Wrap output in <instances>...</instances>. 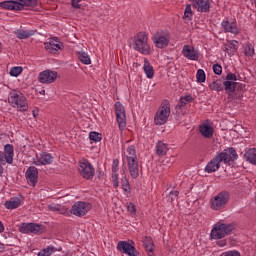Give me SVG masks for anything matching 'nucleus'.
<instances>
[{"instance_id":"f257e3e1","label":"nucleus","mask_w":256,"mask_h":256,"mask_svg":"<svg viewBox=\"0 0 256 256\" xmlns=\"http://www.w3.org/2000/svg\"><path fill=\"white\" fill-rule=\"evenodd\" d=\"M235 230V225L232 223L217 222L212 226L210 239L217 241L218 247H225L227 240L225 237L231 235Z\"/></svg>"},{"instance_id":"f03ea898","label":"nucleus","mask_w":256,"mask_h":256,"mask_svg":"<svg viewBox=\"0 0 256 256\" xmlns=\"http://www.w3.org/2000/svg\"><path fill=\"white\" fill-rule=\"evenodd\" d=\"M235 159H237V151L234 148L225 149L217 153L216 157L206 165L205 171L206 173H215V171H219L221 163H231V161H235Z\"/></svg>"},{"instance_id":"7ed1b4c3","label":"nucleus","mask_w":256,"mask_h":256,"mask_svg":"<svg viewBox=\"0 0 256 256\" xmlns=\"http://www.w3.org/2000/svg\"><path fill=\"white\" fill-rule=\"evenodd\" d=\"M132 47L142 55H151L153 53V48L149 45V37L145 32H139L134 37Z\"/></svg>"},{"instance_id":"20e7f679","label":"nucleus","mask_w":256,"mask_h":256,"mask_svg":"<svg viewBox=\"0 0 256 256\" xmlns=\"http://www.w3.org/2000/svg\"><path fill=\"white\" fill-rule=\"evenodd\" d=\"M125 157L127 159L130 176L132 179H137V177H139V162L137 161V152L135 151V146H128L125 152Z\"/></svg>"},{"instance_id":"39448f33","label":"nucleus","mask_w":256,"mask_h":256,"mask_svg":"<svg viewBox=\"0 0 256 256\" xmlns=\"http://www.w3.org/2000/svg\"><path fill=\"white\" fill-rule=\"evenodd\" d=\"M37 0H6L0 3L2 9L8 11H21L25 7H36Z\"/></svg>"},{"instance_id":"423d86ee","label":"nucleus","mask_w":256,"mask_h":256,"mask_svg":"<svg viewBox=\"0 0 256 256\" xmlns=\"http://www.w3.org/2000/svg\"><path fill=\"white\" fill-rule=\"evenodd\" d=\"M169 117H171V105L164 101L155 113L154 123L155 125H165L169 121Z\"/></svg>"},{"instance_id":"0eeeda50","label":"nucleus","mask_w":256,"mask_h":256,"mask_svg":"<svg viewBox=\"0 0 256 256\" xmlns=\"http://www.w3.org/2000/svg\"><path fill=\"white\" fill-rule=\"evenodd\" d=\"M230 199L231 196L229 195V192L222 191L211 198L210 207L213 211H221V209H225V207H227V203H229Z\"/></svg>"},{"instance_id":"6e6552de","label":"nucleus","mask_w":256,"mask_h":256,"mask_svg":"<svg viewBox=\"0 0 256 256\" xmlns=\"http://www.w3.org/2000/svg\"><path fill=\"white\" fill-rule=\"evenodd\" d=\"M8 103L20 111H27V98L23 93L13 90L8 97Z\"/></svg>"},{"instance_id":"1a4fd4ad","label":"nucleus","mask_w":256,"mask_h":256,"mask_svg":"<svg viewBox=\"0 0 256 256\" xmlns=\"http://www.w3.org/2000/svg\"><path fill=\"white\" fill-rule=\"evenodd\" d=\"M152 41L157 49H165L171 41V35L167 31H158L152 36Z\"/></svg>"},{"instance_id":"9d476101","label":"nucleus","mask_w":256,"mask_h":256,"mask_svg":"<svg viewBox=\"0 0 256 256\" xmlns=\"http://www.w3.org/2000/svg\"><path fill=\"white\" fill-rule=\"evenodd\" d=\"M115 115L118 127L121 131L127 127V113L125 112V107L121 102L115 103Z\"/></svg>"},{"instance_id":"9b49d317","label":"nucleus","mask_w":256,"mask_h":256,"mask_svg":"<svg viewBox=\"0 0 256 256\" xmlns=\"http://www.w3.org/2000/svg\"><path fill=\"white\" fill-rule=\"evenodd\" d=\"M91 207V203L78 201L73 204L70 213H72V215H76V217H83L91 211Z\"/></svg>"},{"instance_id":"f8f14e48","label":"nucleus","mask_w":256,"mask_h":256,"mask_svg":"<svg viewBox=\"0 0 256 256\" xmlns=\"http://www.w3.org/2000/svg\"><path fill=\"white\" fill-rule=\"evenodd\" d=\"M59 77V73L53 70H44L39 73L38 81L42 83V85H51V83H55L57 78Z\"/></svg>"},{"instance_id":"ddd939ff","label":"nucleus","mask_w":256,"mask_h":256,"mask_svg":"<svg viewBox=\"0 0 256 256\" xmlns=\"http://www.w3.org/2000/svg\"><path fill=\"white\" fill-rule=\"evenodd\" d=\"M78 171L84 179H93V175H95V168L86 159L79 162Z\"/></svg>"},{"instance_id":"4468645a","label":"nucleus","mask_w":256,"mask_h":256,"mask_svg":"<svg viewBox=\"0 0 256 256\" xmlns=\"http://www.w3.org/2000/svg\"><path fill=\"white\" fill-rule=\"evenodd\" d=\"M117 249L125 255L139 256V251L135 249V244L133 242L120 241L117 244Z\"/></svg>"},{"instance_id":"2eb2a0df","label":"nucleus","mask_w":256,"mask_h":256,"mask_svg":"<svg viewBox=\"0 0 256 256\" xmlns=\"http://www.w3.org/2000/svg\"><path fill=\"white\" fill-rule=\"evenodd\" d=\"M189 2L199 13H209L211 9V0H189Z\"/></svg>"},{"instance_id":"dca6fc26","label":"nucleus","mask_w":256,"mask_h":256,"mask_svg":"<svg viewBox=\"0 0 256 256\" xmlns=\"http://www.w3.org/2000/svg\"><path fill=\"white\" fill-rule=\"evenodd\" d=\"M199 133L204 137V139H211L215 133V128L213 127V123L210 121H205L199 126Z\"/></svg>"},{"instance_id":"f3484780","label":"nucleus","mask_w":256,"mask_h":256,"mask_svg":"<svg viewBox=\"0 0 256 256\" xmlns=\"http://www.w3.org/2000/svg\"><path fill=\"white\" fill-rule=\"evenodd\" d=\"M182 55L189 61H199V51L191 45H184L182 48Z\"/></svg>"},{"instance_id":"a211bd4d","label":"nucleus","mask_w":256,"mask_h":256,"mask_svg":"<svg viewBox=\"0 0 256 256\" xmlns=\"http://www.w3.org/2000/svg\"><path fill=\"white\" fill-rule=\"evenodd\" d=\"M44 47L48 53H57L63 49V43L57 38H52L44 43Z\"/></svg>"},{"instance_id":"6ab92c4d","label":"nucleus","mask_w":256,"mask_h":256,"mask_svg":"<svg viewBox=\"0 0 256 256\" xmlns=\"http://www.w3.org/2000/svg\"><path fill=\"white\" fill-rule=\"evenodd\" d=\"M33 163L37 167H41V165H51L53 163V156L49 153L42 152L33 159Z\"/></svg>"},{"instance_id":"aec40b11","label":"nucleus","mask_w":256,"mask_h":256,"mask_svg":"<svg viewBox=\"0 0 256 256\" xmlns=\"http://www.w3.org/2000/svg\"><path fill=\"white\" fill-rule=\"evenodd\" d=\"M26 179L29 185H32V187H35L37 184V179H39V171L35 166H31L26 171Z\"/></svg>"},{"instance_id":"412c9836","label":"nucleus","mask_w":256,"mask_h":256,"mask_svg":"<svg viewBox=\"0 0 256 256\" xmlns=\"http://www.w3.org/2000/svg\"><path fill=\"white\" fill-rule=\"evenodd\" d=\"M239 49V42L237 40H228L224 43L222 50L228 55H235L236 51Z\"/></svg>"},{"instance_id":"4be33fe9","label":"nucleus","mask_w":256,"mask_h":256,"mask_svg":"<svg viewBox=\"0 0 256 256\" xmlns=\"http://www.w3.org/2000/svg\"><path fill=\"white\" fill-rule=\"evenodd\" d=\"M222 27L227 33H232L233 35H239L241 33V30L237 27V22L224 20L222 21Z\"/></svg>"},{"instance_id":"5701e85b","label":"nucleus","mask_w":256,"mask_h":256,"mask_svg":"<svg viewBox=\"0 0 256 256\" xmlns=\"http://www.w3.org/2000/svg\"><path fill=\"white\" fill-rule=\"evenodd\" d=\"M119 171V160H113L112 162V184L113 187H119V175L117 174Z\"/></svg>"},{"instance_id":"b1692460","label":"nucleus","mask_w":256,"mask_h":256,"mask_svg":"<svg viewBox=\"0 0 256 256\" xmlns=\"http://www.w3.org/2000/svg\"><path fill=\"white\" fill-rule=\"evenodd\" d=\"M13 157H14L13 146H11V144L5 145V147H4L5 162L8 163L9 165H11V163H13Z\"/></svg>"},{"instance_id":"393cba45","label":"nucleus","mask_w":256,"mask_h":256,"mask_svg":"<svg viewBox=\"0 0 256 256\" xmlns=\"http://www.w3.org/2000/svg\"><path fill=\"white\" fill-rule=\"evenodd\" d=\"M244 158L251 165H256V148H250L244 153Z\"/></svg>"},{"instance_id":"a878e982","label":"nucleus","mask_w":256,"mask_h":256,"mask_svg":"<svg viewBox=\"0 0 256 256\" xmlns=\"http://www.w3.org/2000/svg\"><path fill=\"white\" fill-rule=\"evenodd\" d=\"M143 69H144L146 77L148 79H153L155 72L153 70V66L149 63V61H147V60L144 61Z\"/></svg>"},{"instance_id":"bb28decb","label":"nucleus","mask_w":256,"mask_h":256,"mask_svg":"<svg viewBox=\"0 0 256 256\" xmlns=\"http://www.w3.org/2000/svg\"><path fill=\"white\" fill-rule=\"evenodd\" d=\"M21 205V200L19 198H12L8 201L5 202L4 206L6 207V209H17V207H20Z\"/></svg>"},{"instance_id":"cd10ccee","label":"nucleus","mask_w":256,"mask_h":256,"mask_svg":"<svg viewBox=\"0 0 256 256\" xmlns=\"http://www.w3.org/2000/svg\"><path fill=\"white\" fill-rule=\"evenodd\" d=\"M143 243L149 255H153V251H155V245L153 244V239H151V237H145L143 240Z\"/></svg>"},{"instance_id":"c85d7f7f","label":"nucleus","mask_w":256,"mask_h":256,"mask_svg":"<svg viewBox=\"0 0 256 256\" xmlns=\"http://www.w3.org/2000/svg\"><path fill=\"white\" fill-rule=\"evenodd\" d=\"M167 151H169V147H167V144H165L164 142L159 141L156 144L157 155H160V156L167 155Z\"/></svg>"},{"instance_id":"c756f323","label":"nucleus","mask_w":256,"mask_h":256,"mask_svg":"<svg viewBox=\"0 0 256 256\" xmlns=\"http://www.w3.org/2000/svg\"><path fill=\"white\" fill-rule=\"evenodd\" d=\"M57 251H61V249H57L55 246H48L38 252V256H51L53 253H57Z\"/></svg>"},{"instance_id":"7c9ffc66","label":"nucleus","mask_w":256,"mask_h":256,"mask_svg":"<svg viewBox=\"0 0 256 256\" xmlns=\"http://www.w3.org/2000/svg\"><path fill=\"white\" fill-rule=\"evenodd\" d=\"M78 59L83 65H91V57L86 52H78Z\"/></svg>"},{"instance_id":"2f4dec72","label":"nucleus","mask_w":256,"mask_h":256,"mask_svg":"<svg viewBox=\"0 0 256 256\" xmlns=\"http://www.w3.org/2000/svg\"><path fill=\"white\" fill-rule=\"evenodd\" d=\"M224 87L228 95H233V93H235L236 83L233 81L226 80L224 82Z\"/></svg>"},{"instance_id":"473e14b6","label":"nucleus","mask_w":256,"mask_h":256,"mask_svg":"<svg viewBox=\"0 0 256 256\" xmlns=\"http://www.w3.org/2000/svg\"><path fill=\"white\" fill-rule=\"evenodd\" d=\"M184 21H191L193 19V10L191 9V5H186V8L184 10Z\"/></svg>"},{"instance_id":"72a5a7b5","label":"nucleus","mask_w":256,"mask_h":256,"mask_svg":"<svg viewBox=\"0 0 256 256\" xmlns=\"http://www.w3.org/2000/svg\"><path fill=\"white\" fill-rule=\"evenodd\" d=\"M33 35V31H27V30H18L16 32V37L18 39H29Z\"/></svg>"},{"instance_id":"f704fd0d","label":"nucleus","mask_w":256,"mask_h":256,"mask_svg":"<svg viewBox=\"0 0 256 256\" xmlns=\"http://www.w3.org/2000/svg\"><path fill=\"white\" fill-rule=\"evenodd\" d=\"M209 88L212 91H223V83L221 82V80H215L209 84Z\"/></svg>"},{"instance_id":"c9c22d12","label":"nucleus","mask_w":256,"mask_h":256,"mask_svg":"<svg viewBox=\"0 0 256 256\" xmlns=\"http://www.w3.org/2000/svg\"><path fill=\"white\" fill-rule=\"evenodd\" d=\"M44 232H45V227L43 225L32 223L30 233L39 234Z\"/></svg>"},{"instance_id":"e433bc0d","label":"nucleus","mask_w":256,"mask_h":256,"mask_svg":"<svg viewBox=\"0 0 256 256\" xmlns=\"http://www.w3.org/2000/svg\"><path fill=\"white\" fill-rule=\"evenodd\" d=\"M207 76L205 75V71L203 69H198L196 73V81L197 83H205Z\"/></svg>"},{"instance_id":"4c0bfd02","label":"nucleus","mask_w":256,"mask_h":256,"mask_svg":"<svg viewBox=\"0 0 256 256\" xmlns=\"http://www.w3.org/2000/svg\"><path fill=\"white\" fill-rule=\"evenodd\" d=\"M23 73V67L15 66L10 69V76L11 77H19Z\"/></svg>"},{"instance_id":"58836bf2","label":"nucleus","mask_w":256,"mask_h":256,"mask_svg":"<svg viewBox=\"0 0 256 256\" xmlns=\"http://www.w3.org/2000/svg\"><path fill=\"white\" fill-rule=\"evenodd\" d=\"M125 195H129L131 193V187L129 186V180L127 178H122V185H121Z\"/></svg>"},{"instance_id":"ea45409f","label":"nucleus","mask_w":256,"mask_h":256,"mask_svg":"<svg viewBox=\"0 0 256 256\" xmlns=\"http://www.w3.org/2000/svg\"><path fill=\"white\" fill-rule=\"evenodd\" d=\"M89 139L90 141H94V143H99V141L102 139V136L98 132H90Z\"/></svg>"},{"instance_id":"a19ab883","label":"nucleus","mask_w":256,"mask_h":256,"mask_svg":"<svg viewBox=\"0 0 256 256\" xmlns=\"http://www.w3.org/2000/svg\"><path fill=\"white\" fill-rule=\"evenodd\" d=\"M31 225L32 223H23L21 224V226L19 227V231L20 233H31Z\"/></svg>"},{"instance_id":"79ce46f5","label":"nucleus","mask_w":256,"mask_h":256,"mask_svg":"<svg viewBox=\"0 0 256 256\" xmlns=\"http://www.w3.org/2000/svg\"><path fill=\"white\" fill-rule=\"evenodd\" d=\"M244 53L247 57H253L255 55V49L251 45H246L244 47Z\"/></svg>"},{"instance_id":"37998d69","label":"nucleus","mask_w":256,"mask_h":256,"mask_svg":"<svg viewBox=\"0 0 256 256\" xmlns=\"http://www.w3.org/2000/svg\"><path fill=\"white\" fill-rule=\"evenodd\" d=\"M193 101V97L192 96H185V97H182L180 99V102H179V106L180 107H183L185 105H187V103H191Z\"/></svg>"},{"instance_id":"c03bdc74","label":"nucleus","mask_w":256,"mask_h":256,"mask_svg":"<svg viewBox=\"0 0 256 256\" xmlns=\"http://www.w3.org/2000/svg\"><path fill=\"white\" fill-rule=\"evenodd\" d=\"M48 211H58L59 213H63V211H61V205L55 203L48 205Z\"/></svg>"},{"instance_id":"a18cd8bd","label":"nucleus","mask_w":256,"mask_h":256,"mask_svg":"<svg viewBox=\"0 0 256 256\" xmlns=\"http://www.w3.org/2000/svg\"><path fill=\"white\" fill-rule=\"evenodd\" d=\"M213 72L215 73V75H221V73H223V67H221V65L219 64H214Z\"/></svg>"},{"instance_id":"49530a36","label":"nucleus","mask_w":256,"mask_h":256,"mask_svg":"<svg viewBox=\"0 0 256 256\" xmlns=\"http://www.w3.org/2000/svg\"><path fill=\"white\" fill-rule=\"evenodd\" d=\"M222 256H241V253L237 250H230V251L224 252Z\"/></svg>"},{"instance_id":"de8ad7c7","label":"nucleus","mask_w":256,"mask_h":256,"mask_svg":"<svg viewBox=\"0 0 256 256\" xmlns=\"http://www.w3.org/2000/svg\"><path fill=\"white\" fill-rule=\"evenodd\" d=\"M169 199H171V201H175V199H177V197H179V191L174 190L171 191L168 195Z\"/></svg>"},{"instance_id":"09e8293b","label":"nucleus","mask_w":256,"mask_h":256,"mask_svg":"<svg viewBox=\"0 0 256 256\" xmlns=\"http://www.w3.org/2000/svg\"><path fill=\"white\" fill-rule=\"evenodd\" d=\"M127 209L129 211V213H136L137 212V208L135 207V204H133V202L128 203Z\"/></svg>"},{"instance_id":"8fccbe9b","label":"nucleus","mask_w":256,"mask_h":256,"mask_svg":"<svg viewBox=\"0 0 256 256\" xmlns=\"http://www.w3.org/2000/svg\"><path fill=\"white\" fill-rule=\"evenodd\" d=\"M226 81H237V76L233 73H228L226 76Z\"/></svg>"},{"instance_id":"3c124183","label":"nucleus","mask_w":256,"mask_h":256,"mask_svg":"<svg viewBox=\"0 0 256 256\" xmlns=\"http://www.w3.org/2000/svg\"><path fill=\"white\" fill-rule=\"evenodd\" d=\"M81 1H83V0H72V2H71L72 7H74V9H79L81 7V5H79V3H81Z\"/></svg>"},{"instance_id":"603ef678","label":"nucleus","mask_w":256,"mask_h":256,"mask_svg":"<svg viewBox=\"0 0 256 256\" xmlns=\"http://www.w3.org/2000/svg\"><path fill=\"white\" fill-rule=\"evenodd\" d=\"M0 163H5V154L0 151Z\"/></svg>"},{"instance_id":"864d4df0","label":"nucleus","mask_w":256,"mask_h":256,"mask_svg":"<svg viewBox=\"0 0 256 256\" xmlns=\"http://www.w3.org/2000/svg\"><path fill=\"white\" fill-rule=\"evenodd\" d=\"M5 231V226H3V222L0 221V233H3Z\"/></svg>"},{"instance_id":"5fc2aeb1","label":"nucleus","mask_w":256,"mask_h":256,"mask_svg":"<svg viewBox=\"0 0 256 256\" xmlns=\"http://www.w3.org/2000/svg\"><path fill=\"white\" fill-rule=\"evenodd\" d=\"M3 175V167L0 166V177Z\"/></svg>"},{"instance_id":"6e6d98bb","label":"nucleus","mask_w":256,"mask_h":256,"mask_svg":"<svg viewBox=\"0 0 256 256\" xmlns=\"http://www.w3.org/2000/svg\"><path fill=\"white\" fill-rule=\"evenodd\" d=\"M42 95H45V90L42 91Z\"/></svg>"},{"instance_id":"4d7b16f0","label":"nucleus","mask_w":256,"mask_h":256,"mask_svg":"<svg viewBox=\"0 0 256 256\" xmlns=\"http://www.w3.org/2000/svg\"><path fill=\"white\" fill-rule=\"evenodd\" d=\"M3 246V244L0 242V247Z\"/></svg>"},{"instance_id":"13d9d810","label":"nucleus","mask_w":256,"mask_h":256,"mask_svg":"<svg viewBox=\"0 0 256 256\" xmlns=\"http://www.w3.org/2000/svg\"><path fill=\"white\" fill-rule=\"evenodd\" d=\"M33 115H34V117H35L36 113H33Z\"/></svg>"}]
</instances>
